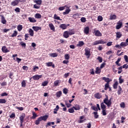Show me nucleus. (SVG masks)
Here are the masks:
<instances>
[{
	"label": "nucleus",
	"instance_id": "nucleus-1",
	"mask_svg": "<svg viewBox=\"0 0 128 128\" xmlns=\"http://www.w3.org/2000/svg\"><path fill=\"white\" fill-rule=\"evenodd\" d=\"M106 98L104 100L103 102L100 104V107L102 110H106V104L108 108H110L112 106V98L108 100V96L105 94Z\"/></svg>",
	"mask_w": 128,
	"mask_h": 128
},
{
	"label": "nucleus",
	"instance_id": "nucleus-2",
	"mask_svg": "<svg viewBox=\"0 0 128 128\" xmlns=\"http://www.w3.org/2000/svg\"><path fill=\"white\" fill-rule=\"evenodd\" d=\"M48 115L41 116L38 118V119L34 121V124H36V126H38V124H40V122H42V120H44V122H46V120H48Z\"/></svg>",
	"mask_w": 128,
	"mask_h": 128
},
{
	"label": "nucleus",
	"instance_id": "nucleus-3",
	"mask_svg": "<svg viewBox=\"0 0 128 128\" xmlns=\"http://www.w3.org/2000/svg\"><path fill=\"white\" fill-rule=\"evenodd\" d=\"M106 44V42L102 40H99L95 41L94 42L93 46H98V44Z\"/></svg>",
	"mask_w": 128,
	"mask_h": 128
},
{
	"label": "nucleus",
	"instance_id": "nucleus-4",
	"mask_svg": "<svg viewBox=\"0 0 128 128\" xmlns=\"http://www.w3.org/2000/svg\"><path fill=\"white\" fill-rule=\"evenodd\" d=\"M93 34H94L96 36H102V32H100V30H96V29H94Z\"/></svg>",
	"mask_w": 128,
	"mask_h": 128
},
{
	"label": "nucleus",
	"instance_id": "nucleus-5",
	"mask_svg": "<svg viewBox=\"0 0 128 128\" xmlns=\"http://www.w3.org/2000/svg\"><path fill=\"white\" fill-rule=\"evenodd\" d=\"M122 26V20H119L116 26V30H120Z\"/></svg>",
	"mask_w": 128,
	"mask_h": 128
},
{
	"label": "nucleus",
	"instance_id": "nucleus-6",
	"mask_svg": "<svg viewBox=\"0 0 128 128\" xmlns=\"http://www.w3.org/2000/svg\"><path fill=\"white\" fill-rule=\"evenodd\" d=\"M32 78L34 80H38L40 78H42V75L36 74L35 76H33Z\"/></svg>",
	"mask_w": 128,
	"mask_h": 128
},
{
	"label": "nucleus",
	"instance_id": "nucleus-7",
	"mask_svg": "<svg viewBox=\"0 0 128 128\" xmlns=\"http://www.w3.org/2000/svg\"><path fill=\"white\" fill-rule=\"evenodd\" d=\"M25 118H26V114L24 113H22V114H20L19 118L20 122H24Z\"/></svg>",
	"mask_w": 128,
	"mask_h": 128
},
{
	"label": "nucleus",
	"instance_id": "nucleus-8",
	"mask_svg": "<svg viewBox=\"0 0 128 128\" xmlns=\"http://www.w3.org/2000/svg\"><path fill=\"white\" fill-rule=\"evenodd\" d=\"M18 4H20V1H18V0H15L11 2V6H18Z\"/></svg>",
	"mask_w": 128,
	"mask_h": 128
},
{
	"label": "nucleus",
	"instance_id": "nucleus-9",
	"mask_svg": "<svg viewBox=\"0 0 128 128\" xmlns=\"http://www.w3.org/2000/svg\"><path fill=\"white\" fill-rule=\"evenodd\" d=\"M84 51L85 56H88V58H90V49L85 48Z\"/></svg>",
	"mask_w": 128,
	"mask_h": 128
},
{
	"label": "nucleus",
	"instance_id": "nucleus-10",
	"mask_svg": "<svg viewBox=\"0 0 128 128\" xmlns=\"http://www.w3.org/2000/svg\"><path fill=\"white\" fill-rule=\"evenodd\" d=\"M84 32L85 34H90V27L88 26L85 27L84 28Z\"/></svg>",
	"mask_w": 128,
	"mask_h": 128
},
{
	"label": "nucleus",
	"instance_id": "nucleus-11",
	"mask_svg": "<svg viewBox=\"0 0 128 128\" xmlns=\"http://www.w3.org/2000/svg\"><path fill=\"white\" fill-rule=\"evenodd\" d=\"M2 50L3 52H4L5 54H6V52H10V50H8V48H6V46L2 47Z\"/></svg>",
	"mask_w": 128,
	"mask_h": 128
},
{
	"label": "nucleus",
	"instance_id": "nucleus-12",
	"mask_svg": "<svg viewBox=\"0 0 128 128\" xmlns=\"http://www.w3.org/2000/svg\"><path fill=\"white\" fill-rule=\"evenodd\" d=\"M102 80H104V82H107V84H109L110 82H112V80L111 79H110V78H106V77H103L102 78Z\"/></svg>",
	"mask_w": 128,
	"mask_h": 128
},
{
	"label": "nucleus",
	"instance_id": "nucleus-13",
	"mask_svg": "<svg viewBox=\"0 0 128 128\" xmlns=\"http://www.w3.org/2000/svg\"><path fill=\"white\" fill-rule=\"evenodd\" d=\"M63 36L65 38H70V35L68 34V31H65L63 33Z\"/></svg>",
	"mask_w": 128,
	"mask_h": 128
},
{
	"label": "nucleus",
	"instance_id": "nucleus-14",
	"mask_svg": "<svg viewBox=\"0 0 128 128\" xmlns=\"http://www.w3.org/2000/svg\"><path fill=\"white\" fill-rule=\"evenodd\" d=\"M94 98H97L98 100H100V98H102V96L100 92L96 93L94 95Z\"/></svg>",
	"mask_w": 128,
	"mask_h": 128
},
{
	"label": "nucleus",
	"instance_id": "nucleus-15",
	"mask_svg": "<svg viewBox=\"0 0 128 128\" xmlns=\"http://www.w3.org/2000/svg\"><path fill=\"white\" fill-rule=\"evenodd\" d=\"M32 28H33L35 32H38V30H42V27L40 26H34L32 27Z\"/></svg>",
	"mask_w": 128,
	"mask_h": 128
},
{
	"label": "nucleus",
	"instance_id": "nucleus-16",
	"mask_svg": "<svg viewBox=\"0 0 128 128\" xmlns=\"http://www.w3.org/2000/svg\"><path fill=\"white\" fill-rule=\"evenodd\" d=\"M48 26L50 28V30H52V32L56 31V28H54V24L50 23L48 24Z\"/></svg>",
	"mask_w": 128,
	"mask_h": 128
},
{
	"label": "nucleus",
	"instance_id": "nucleus-17",
	"mask_svg": "<svg viewBox=\"0 0 128 128\" xmlns=\"http://www.w3.org/2000/svg\"><path fill=\"white\" fill-rule=\"evenodd\" d=\"M122 36V32H116V38H120Z\"/></svg>",
	"mask_w": 128,
	"mask_h": 128
},
{
	"label": "nucleus",
	"instance_id": "nucleus-18",
	"mask_svg": "<svg viewBox=\"0 0 128 128\" xmlns=\"http://www.w3.org/2000/svg\"><path fill=\"white\" fill-rule=\"evenodd\" d=\"M46 66H52V68H54L55 66L54 65V64L52 63V62H46Z\"/></svg>",
	"mask_w": 128,
	"mask_h": 128
},
{
	"label": "nucleus",
	"instance_id": "nucleus-19",
	"mask_svg": "<svg viewBox=\"0 0 128 128\" xmlns=\"http://www.w3.org/2000/svg\"><path fill=\"white\" fill-rule=\"evenodd\" d=\"M73 108H74L75 110H80V106L76 104L75 106H73Z\"/></svg>",
	"mask_w": 128,
	"mask_h": 128
},
{
	"label": "nucleus",
	"instance_id": "nucleus-20",
	"mask_svg": "<svg viewBox=\"0 0 128 128\" xmlns=\"http://www.w3.org/2000/svg\"><path fill=\"white\" fill-rule=\"evenodd\" d=\"M28 20L30 22H36V20L34 19V18H32V17H29L28 18Z\"/></svg>",
	"mask_w": 128,
	"mask_h": 128
},
{
	"label": "nucleus",
	"instance_id": "nucleus-21",
	"mask_svg": "<svg viewBox=\"0 0 128 128\" xmlns=\"http://www.w3.org/2000/svg\"><path fill=\"white\" fill-rule=\"evenodd\" d=\"M60 28L62 30H66V28H68V25L66 24H61Z\"/></svg>",
	"mask_w": 128,
	"mask_h": 128
},
{
	"label": "nucleus",
	"instance_id": "nucleus-22",
	"mask_svg": "<svg viewBox=\"0 0 128 128\" xmlns=\"http://www.w3.org/2000/svg\"><path fill=\"white\" fill-rule=\"evenodd\" d=\"M60 80H56L54 82V86H60Z\"/></svg>",
	"mask_w": 128,
	"mask_h": 128
},
{
	"label": "nucleus",
	"instance_id": "nucleus-23",
	"mask_svg": "<svg viewBox=\"0 0 128 128\" xmlns=\"http://www.w3.org/2000/svg\"><path fill=\"white\" fill-rule=\"evenodd\" d=\"M122 92V87H120V86H118V90L117 92L118 96H120V94Z\"/></svg>",
	"mask_w": 128,
	"mask_h": 128
},
{
	"label": "nucleus",
	"instance_id": "nucleus-24",
	"mask_svg": "<svg viewBox=\"0 0 128 128\" xmlns=\"http://www.w3.org/2000/svg\"><path fill=\"white\" fill-rule=\"evenodd\" d=\"M84 116H80V120L78 122L79 124H82V122H84V120H86V119L84 120Z\"/></svg>",
	"mask_w": 128,
	"mask_h": 128
},
{
	"label": "nucleus",
	"instance_id": "nucleus-25",
	"mask_svg": "<svg viewBox=\"0 0 128 128\" xmlns=\"http://www.w3.org/2000/svg\"><path fill=\"white\" fill-rule=\"evenodd\" d=\"M38 118V114L34 112H32V116L30 117L31 120H36Z\"/></svg>",
	"mask_w": 128,
	"mask_h": 128
},
{
	"label": "nucleus",
	"instance_id": "nucleus-26",
	"mask_svg": "<svg viewBox=\"0 0 128 128\" xmlns=\"http://www.w3.org/2000/svg\"><path fill=\"white\" fill-rule=\"evenodd\" d=\"M84 44V42L83 41H80L77 44V46H80V48H82V46Z\"/></svg>",
	"mask_w": 128,
	"mask_h": 128
},
{
	"label": "nucleus",
	"instance_id": "nucleus-27",
	"mask_svg": "<svg viewBox=\"0 0 128 128\" xmlns=\"http://www.w3.org/2000/svg\"><path fill=\"white\" fill-rule=\"evenodd\" d=\"M92 114L94 115V118H98V116H100L98 112H94Z\"/></svg>",
	"mask_w": 128,
	"mask_h": 128
},
{
	"label": "nucleus",
	"instance_id": "nucleus-28",
	"mask_svg": "<svg viewBox=\"0 0 128 128\" xmlns=\"http://www.w3.org/2000/svg\"><path fill=\"white\" fill-rule=\"evenodd\" d=\"M49 56L52 58H56V56H58V53L56 52L51 53L49 54Z\"/></svg>",
	"mask_w": 128,
	"mask_h": 128
},
{
	"label": "nucleus",
	"instance_id": "nucleus-29",
	"mask_svg": "<svg viewBox=\"0 0 128 128\" xmlns=\"http://www.w3.org/2000/svg\"><path fill=\"white\" fill-rule=\"evenodd\" d=\"M54 125V122H47L46 124V128H48V126H50Z\"/></svg>",
	"mask_w": 128,
	"mask_h": 128
},
{
	"label": "nucleus",
	"instance_id": "nucleus-30",
	"mask_svg": "<svg viewBox=\"0 0 128 128\" xmlns=\"http://www.w3.org/2000/svg\"><path fill=\"white\" fill-rule=\"evenodd\" d=\"M26 80H23L21 83V86L22 88H26Z\"/></svg>",
	"mask_w": 128,
	"mask_h": 128
},
{
	"label": "nucleus",
	"instance_id": "nucleus-31",
	"mask_svg": "<svg viewBox=\"0 0 128 128\" xmlns=\"http://www.w3.org/2000/svg\"><path fill=\"white\" fill-rule=\"evenodd\" d=\"M60 104L62 108H62V111L66 112V105H64V103H60Z\"/></svg>",
	"mask_w": 128,
	"mask_h": 128
},
{
	"label": "nucleus",
	"instance_id": "nucleus-32",
	"mask_svg": "<svg viewBox=\"0 0 128 128\" xmlns=\"http://www.w3.org/2000/svg\"><path fill=\"white\" fill-rule=\"evenodd\" d=\"M70 12V8H68L66 9L64 12H63V14L64 16L66 14H68Z\"/></svg>",
	"mask_w": 128,
	"mask_h": 128
},
{
	"label": "nucleus",
	"instance_id": "nucleus-33",
	"mask_svg": "<svg viewBox=\"0 0 128 128\" xmlns=\"http://www.w3.org/2000/svg\"><path fill=\"white\" fill-rule=\"evenodd\" d=\"M120 46L122 47L127 46H128V43L126 42H122Z\"/></svg>",
	"mask_w": 128,
	"mask_h": 128
},
{
	"label": "nucleus",
	"instance_id": "nucleus-34",
	"mask_svg": "<svg viewBox=\"0 0 128 128\" xmlns=\"http://www.w3.org/2000/svg\"><path fill=\"white\" fill-rule=\"evenodd\" d=\"M118 82L116 81L114 84H113V88L114 90H116L118 88Z\"/></svg>",
	"mask_w": 128,
	"mask_h": 128
},
{
	"label": "nucleus",
	"instance_id": "nucleus-35",
	"mask_svg": "<svg viewBox=\"0 0 128 128\" xmlns=\"http://www.w3.org/2000/svg\"><path fill=\"white\" fill-rule=\"evenodd\" d=\"M68 112L70 114H74V106H72V108H70L68 110Z\"/></svg>",
	"mask_w": 128,
	"mask_h": 128
},
{
	"label": "nucleus",
	"instance_id": "nucleus-36",
	"mask_svg": "<svg viewBox=\"0 0 128 128\" xmlns=\"http://www.w3.org/2000/svg\"><path fill=\"white\" fill-rule=\"evenodd\" d=\"M2 24H6V20L4 18V16H2V20H1Z\"/></svg>",
	"mask_w": 128,
	"mask_h": 128
},
{
	"label": "nucleus",
	"instance_id": "nucleus-37",
	"mask_svg": "<svg viewBox=\"0 0 128 128\" xmlns=\"http://www.w3.org/2000/svg\"><path fill=\"white\" fill-rule=\"evenodd\" d=\"M28 32L31 36H34V30H32V29L30 28Z\"/></svg>",
	"mask_w": 128,
	"mask_h": 128
},
{
	"label": "nucleus",
	"instance_id": "nucleus-38",
	"mask_svg": "<svg viewBox=\"0 0 128 128\" xmlns=\"http://www.w3.org/2000/svg\"><path fill=\"white\" fill-rule=\"evenodd\" d=\"M35 4H38L39 6H40L42 4V0H36L34 2Z\"/></svg>",
	"mask_w": 128,
	"mask_h": 128
},
{
	"label": "nucleus",
	"instance_id": "nucleus-39",
	"mask_svg": "<svg viewBox=\"0 0 128 128\" xmlns=\"http://www.w3.org/2000/svg\"><path fill=\"white\" fill-rule=\"evenodd\" d=\"M68 34L69 36H72V34H74L75 33L74 30H69V31H68Z\"/></svg>",
	"mask_w": 128,
	"mask_h": 128
},
{
	"label": "nucleus",
	"instance_id": "nucleus-40",
	"mask_svg": "<svg viewBox=\"0 0 128 128\" xmlns=\"http://www.w3.org/2000/svg\"><path fill=\"white\" fill-rule=\"evenodd\" d=\"M17 29L18 32H20L22 30V25L19 24L17 26Z\"/></svg>",
	"mask_w": 128,
	"mask_h": 128
},
{
	"label": "nucleus",
	"instance_id": "nucleus-41",
	"mask_svg": "<svg viewBox=\"0 0 128 128\" xmlns=\"http://www.w3.org/2000/svg\"><path fill=\"white\" fill-rule=\"evenodd\" d=\"M54 19L58 20H62V19H60V18L56 14H54Z\"/></svg>",
	"mask_w": 128,
	"mask_h": 128
},
{
	"label": "nucleus",
	"instance_id": "nucleus-42",
	"mask_svg": "<svg viewBox=\"0 0 128 128\" xmlns=\"http://www.w3.org/2000/svg\"><path fill=\"white\" fill-rule=\"evenodd\" d=\"M62 91L58 92L56 93V97L57 98H60V96H62Z\"/></svg>",
	"mask_w": 128,
	"mask_h": 128
},
{
	"label": "nucleus",
	"instance_id": "nucleus-43",
	"mask_svg": "<svg viewBox=\"0 0 128 128\" xmlns=\"http://www.w3.org/2000/svg\"><path fill=\"white\" fill-rule=\"evenodd\" d=\"M48 81H44L42 84V86H48Z\"/></svg>",
	"mask_w": 128,
	"mask_h": 128
},
{
	"label": "nucleus",
	"instance_id": "nucleus-44",
	"mask_svg": "<svg viewBox=\"0 0 128 128\" xmlns=\"http://www.w3.org/2000/svg\"><path fill=\"white\" fill-rule=\"evenodd\" d=\"M110 88V84L109 83H106L104 86V90H108V88Z\"/></svg>",
	"mask_w": 128,
	"mask_h": 128
},
{
	"label": "nucleus",
	"instance_id": "nucleus-45",
	"mask_svg": "<svg viewBox=\"0 0 128 128\" xmlns=\"http://www.w3.org/2000/svg\"><path fill=\"white\" fill-rule=\"evenodd\" d=\"M36 18H42V14H36L35 15Z\"/></svg>",
	"mask_w": 128,
	"mask_h": 128
},
{
	"label": "nucleus",
	"instance_id": "nucleus-46",
	"mask_svg": "<svg viewBox=\"0 0 128 128\" xmlns=\"http://www.w3.org/2000/svg\"><path fill=\"white\" fill-rule=\"evenodd\" d=\"M91 108H92V110H94L96 112H98V108L96 107L95 106H92Z\"/></svg>",
	"mask_w": 128,
	"mask_h": 128
},
{
	"label": "nucleus",
	"instance_id": "nucleus-47",
	"mask_svg": "<svg viewBox=\"0 0 128 128\" xmlns=\"http://www.w3.org/2000/svg\"><path fill=\"white\" fill-rule=\"evenodd\" d=\"M0 104H6V99H0Z\"/></svg>",
	"mask_w": 128,
	"mask_h": 128
},
{
	"label": "nucleus",
	"instance_id": "nucleus-48",
	"mask_svg": "<svg viewBox=\"0 0 128 128\" xmlns=\"http://www.w3.org/2000/svg\"><path fill=\"white\" fill-rule=\"evenodd\" d=\"M18 35V32L14 30V32L12 34L11 36L12 38H14V36H16Z\"/></svg>",
	"mask_w": 128,
	"mask_h": 128
},
{
	"label": "nucleus",
	"instance_id": "nucleus-49",
	"mask_svg": "<svg viewBox=\"0 0 128 128\" xmlns=\"http://www.w3.org/2000/svg\"><path fill=\"white\" fill-rule=\"evenodd\" d=\"M68 92V90L66 88H64L63 89V93L64 94H66Z\"/></svg>",
	"mask_w": 128,
	"mask_h": 128
},
{
	"label": "nucleus",
	"instance_id": "nucleus-50",
	"mask_svg": "<svg viewBox=\"0 0 128 128\" xmlns=\"http://www.w3.org/2000/svg\"><path fill=\"white\" fill-rule=\"evenodd\" d=\"M100 72H101V71H100V68H98V67H97V68H96V72H95L96 74H100Z\"/></svg>",
	"mask_w": 128,
	"mask_h": 128
},
{
	"label": "nucleus",
	"instance_id": "nucleus-51",
	"mask_svg": "<svg viewBox=\"0 0 128 128\" xmlns=\"http://www.w3.org/2000/svg\"><path fill=\"white\" fill-rule=\"evenodd\" d=\"M116 14L111 15L110 16V20H116Z\"/></svg>",
	"mask_w": 128,
	"mask_h": 128
},
{
	"label": "nucleus",
	"instance_id": "nucleus-52",
	"mask_svg": "<svg viewBox=\"0 0 128 128\" xmlns=\"http://www.w3.org/2000/svg\"><path fill=\"white\" fill-rule=\"evenodd\" d=\"M120 108H126V104H124V102H122L120 104Z\"/></svg>",
	"mask_w": 128,
	"mask_h": 128
},
{
	"label": "nucleus",
	"instance_id": "nucleus-53",
	"mask_svg": "<svg viewBox=\"0 0 128 128\" xmlns=\"http://www.w3.org/2000/svg\"><path fill=\"white\" fill-rule=\"evenodd\" d=\"M80 21L82 22H86V18L84 17H82L80 19Z\"/></svg>",
	"mask_w": 128,
	"mask_h": 128
},
{
	"label": "nucleus",
	"instance_id": "nucleus-54",
	"mask_svg": "<svg viewBox=\"0 0 128 128\" xmlns=\"http://www.w3.org/2000/svg\"><path fill=\"white\" fill-rule=\"evenodd\" d=\"M97 60H98L99 62H102V58L101 56H98Z\"/></svg>",
	"mask_w": 128,
	"mask_h": 128
},
{
	"label": "nucleus",
	"instance_id": "nucleus-55",
	"mask_svg": "<svg viewBox=\"0 0 128 128\" xmlns=\"http://www.w3.org/2000/svg\"><path fill=\"white\" fill-rule=\"evenodd\" d=\"M98 22H102V16H99L98 17Z\"/></svg>",
	"mask_w": 128,
	"mask_h": 128
},
{
	"label": "nucleus",
	"instance_id": "nucleus-56",
	"mask_svg": "<svg viewBox=\"0 0 128 128\" xmlns=\"http://www.w3.org/2000/svg\"><path fill=\"white\" fill-rule=\"evenodd\" d=\"M8 96V94L6 92H4L0 94V96Z\"/></svg>",
	"mask_w": 128,
	"mask_h": 128
},
{
	"label": "nucleus",
	"instance_id": "nucleus-57",
	"mask_svg": "<svg viewBox=\"0 0 128 128\" xmlns=\"http://www.w3.org/2000/svg\"><path fill=\"white\" fill-rule=\"evenodd\" d=\"M102 116H106V109L102 110Z\"/></svg>",
	"mask_w": 128,
	"mask_h": 128
},
{
	"label": "nucleus",
	"instance_id": "nucleus-58",
	"mask_svg": "<svg viewBox=\"0 0 128 128\" xmlns=\"http://www.w3.org/2000/svg\"><path fill=\"white\" fill-rule=\"evenodd\" d=\"M14 10L16 12H20V8H16L14 9Z\"/></svg>",
	"mask_w": 128,
	"mask_h": 128
},
{
	"label": "nucleus",
	"instance_id": "nucleus-59",
	"mask_svg": "<svg viewBox=\"0 0 128 128\" xmlns=\"http://www.w3.org/2000/svg\"><path fill=\"white\" fill-rule=\"evenodd\" d=\"M124 59L126 62H128V56L126 55L124 56Z\"/></svg>",
	"mask_w": 128,
	"mask_h": 128
},
{
	"label": "nucleus",
	"instance_id": "nucleus-60",
	"mask_svg": "<svg viewBox=\"0 0 128 128\" xmlns=\"http://www.w3.org/2000/svg\"><path fill=\"white\" fill-rule=\"evenodd\" d=\"M124 80L122 78V76L119 78V84H122Z\"/></svg>",
	"mask_w": 128,
	"mask_h": 128
},
{
	"label": "nucleus",
	"instance_id": "nucleus-61",
	"mask_svg": "<svg viewBox=\"0 0 128 128\" xmlns=\"http://www.w3.org/2000/svg\"><path fill=\"white\" fill-rule=\"evenodd\" d=\"M65 60H70V55L68 54H66L64 55Z\"/></svg>",
	"mask_w": 128,
	"mask_h": 128
},
{
	"label": "nucleus",
	"instance_id": "nucleus-62",
	"mask_svg": "<svg viewBox=\"0 0 128 128\" xmlns=\"http://www.w3.org/2000/svg\"><path fill=\"white\" fill-rule=\"evenodd\" d=\"M40 8V6H38L36 4H34V8H36L37 10H38V8Z\"/></svg>",
	"mask_w": 128,
	"mask_h": 128
},
{
	"label": "nucleus",
	"instance_id": "nucleus-63",
	"mask_svg": "<svg viewBox=\"0 0 128 128\" xmlns=\"http://www.w3.org/2000/svg\"><path fill=\"white\" fill-rule=\"evenodd\" d=\"M106 62H104V63L102 64L100 66V68H104V66H106Z\"/></svg>",
	"mask_w": 128,
	"mask_h": 128
},
{
	"label": "nucleus",
	"instance_id": "nucleus-64",
	"mask_svg": "<svg viewBox=\"0 0 128 128\" xmlns=\"http://www.w3.org/2000/svg\"><path fill=\"white\" fill-rule=\"evenodd\" d=\"M127 64H124L122 66V68H126V70L128 68V64L126 66Z\"/></svg>",
	"mask_w": 128,
	"mask_h": 128
}]
</instances>
